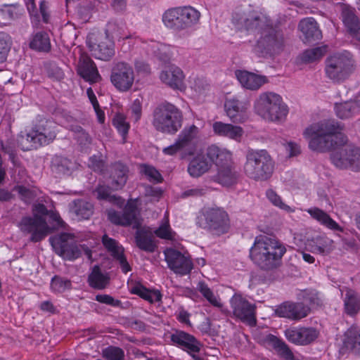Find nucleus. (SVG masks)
Returning <instances> with one entry per match:
<instances>
[{
	"instance_id": "4468645a",
	"label": "nucleus",
	"mask_w": 360,
	"mask_h": 360,
	"mask_svg": "<svg viewBox=\"0 0 360 360\" xmlns=\"http://www.w3.org/2000/svg\"><path fill=\"white\" fill-rule=\"evenodd\" d=\"M138 215L137 206L134 202H128L122 212L115 210L108 212V218L112 224L123 226L132 225L134 228L137 229L141 224Z\"/></svg>"
},
{
	"instance_id": "f3484780",
	"label": "nucleus",
	"mask_w": 360,
	"mask_h": 360,
	"mask_svg": "<svg viewBox=\"0 0 360 360\" xmlns=\"http://www.w3.org/2000/svg\"><path fill=\"white\" fill-rule=\"evenodd\" d=\"M172 342L187 351L195 360H203L199 354L202 345L196 338L181 330H176L170 336Z\"/></svg>"
},
{
	"instance_id": "f257e3e1",
	"label": "nucleus",
	"mask_w": 360,
	"mask_h": 360,
	"mask_svg": "<svg viewBox=\"0 0 360 360\" xmlns=\"http://www.w3.org/2000/svg\"><path fill=\"white\" fill-rule=\"evenodd\" d=\"M342 127L333 120H323L307 127L303 131L309 148L321 153L332 150L333 165L340 169L360 170V148L347 143V138L341 133Z\"/></svg>"
},
{
	"instance_id": "0eeeda50",
	"label": "nucleus",
	"mask_w": 360,
	"mask_h": 360,
	"mask_svg": "<svg viewBox=\"0 0 360 360\" xmlns=\"http://www.w3.org/2000/svg\"><path fill=\"white\" fill-rule=\"evenodd\" d=\"M33 210L35 212L34 216L22 217L18 226L24 234H30L31 242L37 243L51 233V228L43 217L49 214V210L41 203L35 205Z\"/></svg>"
},
{
	"instance_id": "412c9836",
	"label": "nucleus",
	"mask_w": 360,
	"mask_h": 360,
	"mask_svg": "<svg viewBox=\"0 0 360 360\" xmlns=\"http://www.w3.org/2000/svg\"><path fill=\"white\" fill-rule=\"evenodd\" d=\"M114 42L109 39L108 30L101 36L98 44L91 46V51L95 58L102 60H109L115 55Z\"/></svg>"
},
{
	"instance_id": "338daca9",
	"label": "nucleus",
	"mask_w": 360,
	"mask_h": 360,
	"mask_svg": "<svg viewBox=\"0 0 360 360\" xmlns=\"http://www.w3.org/2000/svg\"><path fill=\"white\" fill-rule=\"evenodd\" d=\"M206 193V189L200 187H195L186 190L181 193L182 198H196L204 195Z\"/></svg>"
},
{
	"instance_id": "6e6552de",
	"label": "nucleus",
	"mask_w": 360,
	"mask_h": 360,
	"mask_svg": "<svg viewBox=\"0 0 360 360\" xmlns=\"http://www.w3.org/2000/svg\"><path fill=\"white\" fill-rule=\"evenodd\" d=\"M197 224L212 234L220 236L229 231L230 221L227 212L221 207H204L197 218Z\"/></svg>"
},
{
	"instance_id": "c85d7f7f",
	"label": "nucleus",
	"mask_w": 360,
	"mask_h": 360,
	"mask_svg": "<svg viewBox=\"0 0 360 360\" xmlns=\"http://www.w3.org/2000/svg\"><path fill=\"white\" fill-rule=\"evenodd\" d=\"M214 133L219 136H225L234 140H239L243 134V129L239 126L215 122L212 124Z\"/></svg>"
},
{
	"instance_id": "6ab92c4d",
	"label": "nucleus",
	"mask_w": 360,
	"mask_h": 360,
	"mask_svg": "<svg viewBox=\"0 0 360 360\" xmlns=\"http://www.w3.org/2000/svg\"><path fill=\"white\" fill-rule=\"evenodd\" d=\"M129 172L128 166L121 161L115 162L110 165V178L114 190H120L124 186L128 179Z\"/></svg>"
},
{
	"instance_id": "9d476101",
	"label": "nucleus",
	"mask_w": 360,
	"mask_h": 360,
	"mask_svg": "<svg viewBox=\"0 0 360 360\" xmlns=\"http://www.w3.org/2000/svg\"><path fill=\"white\" fill-rule=\"evenodd\" d=\"M251 178L257 181L269 180L274 171L275 163L265 150L249 152Z\"/></svg>"
},
{
	"instance_id": "2eb2a0df",
	"label": "nucleus",
	"mask_w": 360,
	"mask_h": 360,
	"mask_svg": "<svg viewBox=\"0 0 360 360\" xmlns=\"http://www.w3.org/2000/svg\"><path fill=\"white\" fill-rule=\"evenodd\" d=\"M164 253L169 268L175 274L181 276L190 274L193 265L189 257L173 248L167 249Z\"/></svg>"
},
{
	"instance_id": "680f3d73",
	"label": "nucleus",
	"mask_w": 360,
	"mask_h": 360,
	"mask_svg": "<svg viewBox=\"0 0 360 360\" xmlns=\"http://www.w3.org/2000/svg\"><path fill=\"white\" fill-rule=\"evenodd\" d=\"M15 191L18 193L21 199L26 202L32 200L35 197L34 191L22 186H15Z\"/></svg>"
},
{
	"instance_id": "774afa93",
	"label": "nucleus",
	"mask_w": 360,
	"mask_h": 360,
	"mask_svg": "<svg viewBox=\"0 0 360 360\" xmlns=\"http://www.w3.org/2000/svg\"><path fill=\"white\" fill-rule=\"evenodd\" d=\"M96 300L112 307H117L121 304L120 300H115L112 296L108 295H97L96 296Z\"/></svg>"
},
{
	"instance_id": "13d9d810",
	"label": "nucleus",
	"mask_w": 360,
	"mask_h": 360,
	"mask_svg": "<svg viewBox=\"0 0 360 360\" xmlns=\"http://www.w3.org/2000/svg\"><path fill=\"white\" fill-rule=\"evenodd\" d=\"M11 49V44L8 36L2 34L0 36V63L6 60Z\"/></svg>"
},
{
	"instance_id": "ddd939ff",
	"label": "nucleus",
	"mask_w": 360,
	"mask_h": 360,
	"mask_svg": "<svg viewBox=\"0 0 360 360\" xmlns=\"http://www.w3.org/2000/svg\"><path fill=\"white\" fill-rule=\"evenodd\" d=\"M110 81L117 90L127 91L131 88L134 81L133 68L123 62L114 64L111 70Z\"/></svg>"
},
{
	"instance_id": "ea45409f",
	"label": "nucleus",
	"mask_w": 360,
	"mask_h": 360,
	"mask_svg": "<svg viewBox=\"0 0 360 360\" xmlns=\"http://www.w3.org/2000/svg\"><path fill=\"white\" fill-rule=\"evenodd\" d=\"M344 345L353 352L360 354V329H348L345 334Z\"/></svg>"
},
{
	"instance_id": "7c9ffc66",
	"label": "nucleus",
	"mask_w": 360,
	"mask_h": 360,
	"mask_svg": "<svg viewBox=\"0 0 360 360\" xmlns=\"http://www.w3.org/2000/svg\"><path fill=\"white\" fill-rule=\"evenodd\" d=\"M345 312L354 316L360 311V294L352 289L347 288L344 297Z\"/></svg>"
},
{
	"instance_id": "4be33fe9",
	"label": "nucleus",
	"mask_w": 360,
	"mask_h": 360,
	"mask_svg": "<svg viewBox=\"0 0 360 360\" xmlns=\"http://www.w3.org/2000/svg\"><path fill=\"white\" fill-rule=\"evenodd\" d=\"M102 243L111 256L119 262L122 271L124 273L129 271L131 267L124 255V248L119 245L115 239L109 238L107 235L103 236Z\"/></svg>"
},
{
	"instance_id": "f03ea898",
	"label": "nucleus",
	"mask_w": 360,
	"mask_h": 360,
	"mask_svg": "<svg viewBox=\"0 0 360 360\" xmlns=\"http://www.w3.org/2000/svg\"><path fill=\"white\" fill-rule=\"evenodd\" d=\"M262 30L261 37L255 47L256 53L264 57H271L280 54L284 49L283 34L270 27L267 18L261 13L252 12L249 14V29Z\"/></svg>"
},
{
	"instance_id": "603ef678",
	"label": "nucleus",
	"mask_w": 360,
	"mask_h": 360,
	"mask_svg": "<svg viewBox=\"0 0 360 360\" xmlns=\"http://www.w3.org/2000/svg\"><path fill=\"white\" fill-rule=\"evenodd\" d=\"M96 193L98 199L106 200L112 202H118L120 200V198L111 195L110 188L107 186L99 185L96 189Z\"/></svg>"
},
{
	"instance_id": "a19ab883",
	"label": "nucleus",
	"mask_w": 360,
	"mask_h": 360,
	"mask_svg": "<svg viewBox=\"0 0 360 360\" xmlns=\"http://www.w3.org/2000/svg\"><path fill=\"white\" fill-rule=\"evenodd\" d=\"M30 47L38 51L49 52L51 43L48 34L44 32L35 34L30 43Z\"/></svg>"
},
{
	"instance_id": "9b49d317",
	"label": "nucleus",
	"mask_w": 360,
	"mask_h": 360,
	"mask_svg": "<svg viewBox=\"0 0 360 360\" xmlns=\"http://www.w3.org/2000/svg\"><path fill=\"white\" fill-rule=\"evenodd\" d=\"M49 241L55 252L64 259L75 260L81 256L73 234L62 233L50 237Z\"/></svg>"
},
{
	"instance_id": "de8ad7c7",
	"label": "nucleus",
	"mask_w": 360,
	"mask_h": 360,
	"mask_svg": "<svg viewBox=\"0 0 360 360\" xmlns=\"http://www.w3.org/2000/svg\"><path fill=\"white\" fill-rule=\"evenodd\" d=\"M266 196L267 199L276 207L287 212H293L294 210L291 208L289 205L284 203L282 200V198L279 195L276 193L275 191L271 188H269L266 191Z\"/></svg>"
},
{
	"instance_id": "c03bdc74",
	"label": "nucleus",
	"mask_w": 360,
	"mask_h": 360,
	"mask_svg": "<svg viewBox=\"0 0 360 360\" xmlns=\"http://www.w3.org/2000/svg\"><path fill=\"white\" fill-rule=\"evenodd\" d=\"M336 115L340 119H347L357 114L358 106L355 105V102L351 101H346L335 105Z\"/></svg>"
},
{
	"instance_id": "4c0bfd02",
	"label": "nucleus",
	"mask_w": 360,
	"mask_h": 360,
	"mask_svg": "<svg viewBox=\"0 0 360 360\" xmlns=\"http://www.w3.org/2000/svg\"><path fill=\"white\" fill-rule=\"evenodd\" d=\"M231 22L237 30H243L248 28V13L246 5L236 6L232 13Z\"/></svg>"
},
{
	"instance_id": "cd10ccee",
	"label": "nucleus",
	"mask_w": 360,
	"mask_h": 360,
	"mask_svg": "<svg viewBox=\"0 0 360 360\" xmlns=\"http://www.w3.org/2000/svg\"><path fill=\"white\" fill-rule=\"evenodd\" d=\"M160 77L162 82L173 89H180L183 86L184 74L176 66L168 67L162 71Z\"/></svg>"
},
{
	"instance_id": "bf43d9fd",
	"label": "nucleus",
	"mask_w": 360,
	"mask_h": 360,
	"mask_svg": "<svg viewBox=\"0 0 360 360\" xmlns=\"http://www.w3.org/2000/svg\"><path fill=\"white\" fill-rule=\"evenodd\" d=\"M105 356L109 360H122L124 352L122 349L115 347H110L104 352Z\"/></svg>"
},
{
	"instance_id": "39448f33",
	"label": "nucleus",
	"mask_w": 360,
	"mask_h": 360,
	"mask_svg": "<svg viewBox=\"0 0 360 360\" xmlns=\"http://www.w3.org/2000/svg\"><path fill=\"white\" fill-rule=\"evenodd\" d=\"M152 124L159 132L174 135L182 127L184 115L174 104L164 102L157 105L153 111Z\"/></svg>"
},
{
	"instance_id": "dca6fc26",
	"label": "nucleus",
	"mask_w": 360,
	"mask_h": 360,
	"mask_svg": "<svg viewBox=\"0 0 360 360\" xmlns=\"http://www.w3.org/2000/svg\"><path fill=\"white\" fill-rule=\"evenodd\" d=\"M319 335V331L312 327H290L284 331V335L290 342L300 346L311 344Z\"/></svg>"
},
{
	"instance_id": "8fccbe9b",
	"label": "nucleus",
	"mask_w": 360,
	"mask_h": 360,
	"mask_svg": "<svg viewBox=\"0 0 360 360\" xmlns=\"http://www.w3.org/2000/svg\"><path fill=\"white\" fill-rule=\"evenodd\" d=\"M112 124L124 141L129 129V124L126 122L125 117L120 114L116 115L112 120Z\"/></svg>"
},
{
	"instance_id": "1a4fd4ad",
	"label": "nucleus",
	"mask_w": 360,
	"mask_h": 360,
	"mask_svg": "<svg viewBox=\"0 0 360 360\" xmlns=\"http://www.w3.org/2000/svg\"><path fill=\"white\" fill-rule=\"evenodd\" d=\"M326 77L335 83L346 80L354 70V62L349 53H336L326 60Z\"/></svg>"
},
{
	"instance_id": "5fc2aeb1",
	"label": "nucleus",
	"mask_w": 360,
	"mask_h": 360,
	"mask_svg": "<svg viewBox=\"0 0 360 360\" xmlns=\"http://www.w3.org/2000/svg\"><path fill=\"white\" fill-rule=\"evenodd\" d=\"M267 82L266 77L249 72V89L257 90Z\"/></svg>"
},
{
	"instance_id": "bb28decb",
	"label": "nucleus",
	"mask_w": 360,
	"mask_h": 360,
	"mask_svg": "<svg viewBox=\"0 0 360 360\" xmlns=\"http://www.w3.org/2000/svg\"><path fill=\"white\" fill-rule=\"evenodd\" d=\"M207 156L211 163H214L217 167L231 164L232 154L226 148L212 145L207 149Z\"/></svg>"
},
{
	"instance_id": "a878e982",
	"label": "nucleus",
	"mask_w": 360,
	"mask_h": 360,
	"mask_svg": "<svg viewBox=\"0 0 360 360\" xmlns=\"http://www.w3.org/2000/svg\"><path fill=\"white\" fill-rule=\"evenodd\" d=\"M343 23L352 36L360 30V20L353 8L344 3H338Z\"/></svg>"
},
{
	"instance_id": "72a5a7b5",
	"label": "nucleus",
	"mask_w": 360,
	"mask_h": 360,
	"mask_svg": "<svg viewBox=\"0 0 360 360\" xmlns=\"http://www.w3.org/2000/svg\"><path fill=\"white\" fill-rule=\"evenodd\" d=\"M267 342L276 353L285 360H293L294 355L289 346L282 340L275 335L267 336Z\"/></svg>"
},
{
	"instance_id": "2f4dec72",
	"label": "nucleus",
	"mask_w": 360,
	"mask_h": 360,
	"mask_svg": "<svg viewBox=\"0 0 360 360\" xmlns=\"http://www.w3.org/2000/svg\"><path fill=\"white\" fill-rule=\"evenodd\" d=\"M70 210L79 220L89 219L94 213V205L84 200H75L70 205Z\"/></svg>"
},
{
	"instance_id": "7ed1b4c3",
	"label": "nucleus",
	"mask_w": 360,
	"mask_h": 360,
	"mask_svg": "<svg viewBox=\"0 0 360 360\" xmlns=\"http://www.w3.org/2000/svg\"><path fill=\"white\" fill-rule=\"evenodd\" d=\"M249 252L254 264L261 269L270 271L281 265L286 248L281 242L274 238L259 236L256 237Z\"/></svg>"
},
{
	"instance_id": "b1692460",
	"label": "nucleus",
	"mask_w": 360,
	"mask_h": 360,
	"mask_svg": "<svg viewBox=\"0 0 360 360\" xmlns=\"http://www.w3.org/2000/svg\"><path fill=\"white\" fill-rule=\"evenodd\" d=\"M305 248L312 253L326 255L333 250V241L326 236H317L307 240Z\"/></svg>"
},
{
	"instance_id": "c9c22d12",
	"label": "nucleus",
	"mask_w": 360,
	"mask_h": 360,
	"mask_svg": "<svg viewBox=\"0 0 360 360\" xmlns=\"http://www.w3.org/2000/svg\"><path fill=\"white\" fill-rule=\"evenodd\" d=\"M307 212L312 218L333 230L342 231L340 226L325 212L317 207L308 209Z\"/></svg>"
},
{
	"instance_id": "4d7b16f0",
	"label": "nucleus",
	"mask_w": 360,
	"mask_h": 360,
	"mask_svg": "<svg viewBox=\"0 0 360 360\" xmlns=\"http://www.w3.org/2000/svg\"><path fill=\"white\" fill-rule=\"evenodd\" d=\"M199 291L202 295L214 306H219L216 297L212 290L208 288L207 285L204 282H200L198 287Z\"/></svg>"
},
{
	"instance_id": "c756f323",
	"label": "nucleus",
	"mask_w": 360,
	"mask_h": 360,
	"mask_svg": "<svg viewBox=\"0 0 360 360\" xmlns=\"http://www.w3.org/2000/svg\"><path fill=\"white\" fill-rule=\"evenodd\" d=\"M238 179V174L231 164L218 167L217 173L214 176V181L224 186H231L236 184Z\"/></svg>"
},
{
	"instance_id": "a211bd4d",
	"label": "nucleus",
	"mask_w": 360,
	"mask_h": 360,
	"mask_svg": "<svg viewBox=\"0 0 360 360\" xmlns=\"http://www.w3.org/2000/svg\"><path fill=\"white\" fill-rule=\"evenodd\" d=\"M310 311L309 307L301 302H285L277 307L275 313L277 316L291 320H300L306 317Z\"/></svg>"
},
{
	"instance_id": "09e8293b",
	"label": "nucleus",
	"mask_w": 360,
	"mask_h": 360,
	"mask_svg": "<svg viewBox=\"0 0 360 360\" xmlns=\"http://www.w3.org/2000/svg\"><path fill=\"white\" fill-rule=\"evenodd\" d=\"M326 53V49L323 47H316L307 49L302 54V60L305 63H312L321 58Z\"/></svg>"
},
{
	"instance_id": "37998d69",
	"label": "nucleus",
	"mask_w": 360,
	"mask_h": 360,
	"mask_svg": "<svg viewBox=\"0 0 360 360\" xmlns=\"http://www.w3.org/2000/svg\"><path fill=\"white\" fill-rule=\"evenodd\" d=\"M72 167V162L65 157L56 155L52 159V170L58 175L68 174Z\"/></svg>"
},
{
	"instance_id": "79ce46f5",
	"label": "nucleus",
	"mask_w": 360,
	"mask_h": 360,
	"mask_svg": "<svg viewBox=\"0 0 360 360\" xmlns=\"http://www.w3.org/2000/svg\"><path fill=\"white\" fill-rule=\"evenodd\" d=\"M184 21L185 29L190 27L199 21L200 12L191 6L179 7Z\"/></svg>"
},
{
	"instance_id": "58836bf2",
	"label": "nucleus",
	"mask_w": 360,
	"mask_h": 360,
	"mask_svg": "<svg viewBox=\"0 0 360 360\" xmlns=\"http://www.w3.org/2000/svg\"><path fill=\"white\" fill-rule=\"evenodd\" d=\"M182 16L179 8L167 11L163 15V22L167 27L177 30L185 29Z\"/></svg>"
},
{
	"instance_id": "864d4df0",
	"label": "nucleus",
	"mask_w": 360,
	"mask_h": 360,
	"mask_svg": "<svg viewBox=\"0 0 360 360\" xmlns=\"http://www.w3.org/2000/svg\"><path fill=\"white\" fill-rule=\"evenodd\" d=\"M141 171L143 173L150 181L159 183L162 181V177L160 172L153 167L148 165H141Z\"/></svg>"
},
{
	"instance_id": "e2e57ef3",
	"label": "nucleus",
	"mask_w": 360,
	"mask_h": 360,
	"mask_svg": "<svg viewBox=\"0 0 360 360\" xmlns=\"http://www.w3.org/2000/svg\"><path fill=\"white\" fill-rule=\"evenodd\" d=\"M89 166L95 172H102L105 167V162L101 157L94 155L89 158Z\"/></svg>"
},
{
	"instance_id": "423d86ee",
	"label": "nucleus",
	"mask_w": 360,
	"mask_h": 360,
	"mask_svg": "<svg viewBox=\"0 0 360 360\" xmlns=\"http://www.w3.org/2000/svg\"><path fill=\"white\" fill-rule=\"evenodd\" d=\"M254 108L264 120L275 123L283 122L289 111L282 97L273 92L261 94L255 103Z\"/></svg>"
},
{
	"instance_id": "6e6d98bb",
	"label": "nucleus",
	"mask_w": 360,
	"mask_h": 360,
	"mask_svg": "<svg viewBox=\"0 0 360 360\" xmlns=\"http://www.w3.org/2000/svg\"><path fill=\"white\" fill-rule=\"evenodd\" d=\"M48 76L55 80L60 81L63 79L64 73L60 68L55 63H49L46 66Z\"/></svg>"
},
{
	"instance_id": "69168bd1",
	"label": "nucleus",
	"mask_w": 360,
	"mask_h": 360,
	"mask_svg": "<svg viewBox=\"0 0 360 360\" xmlns=\"http://www.w3.org/2000/svg\"><path fill=\"white\" fill-rule=\"evenodd\" d=\"M155 233L158 237L160 238H172V233L167 219L164 224H162L158 229L155 231Z\"/></svg>"
},
{
	"instance_id": "0e129e2a",
	"label": "nucleus",
	"mask_w": 360,
	"mask_h": 360,
	"mask_svg": "<svg viewBox=\"0 0 360 360\" xmlns=\"http://www.w3.org/2000/svg\"><path fill=\"white\" fill-rule=\"evenodd\" d=\"M18 8L15 5H4L1 8V14L8 19L13 20L18 17Z\"/></svg>"
},
{
	"instance_id": "3c124183",
	"label": "nucleus",
	"mask_w": 360,
	"mask_h": 360,
	"mask_svg": "<svg viewBox=\"0 0 360 360\" xmlns=\"http://www.w3.org/2000/svg\"><path fill=\"white\" fill-rule=\"evenodd\" d=\"M51 288L55 292H63L71 288V282L68 279L55 276L51 280Z\"/></svg>"
},
{
	"instance_id": "a18cd8bd",
	"label": "nucleus",
	"mask_w": 360,
	"mask_h": 360,
	"mask_svg": "<svg viewBox=\"0 0 360 360\" xmlns=\"http://www.w3.org/2000/svg\"><path fill=\"white\" fill-rule=\"evenodd\" d=\"M224 108L226 115L233 122H243L240 115L241 106L240 103L237 99H227L224 103Z\"/></svg>"
},
{
	"instance_id": "49530a36",
	"label": "nucleus",
	"mask_w": 360,
	"mask_h": 360,
	"mask_svg": "<svg viewBox=\"0 0 360 360\" xmlns=\"http://www.w3.org/2000/svg\"><path fill=\"white\" fill-rule=\"evenodd\" d=\"M131 292L138 295L150 303L159 302L162 297L159 291H150L142 285L134 287L131 289Z\"/></svg>"
},
{
	"instance_id": "5701e85b",
	"label": "nucleus",
	"mask_w": 360,
	"mask_h": 360,
	"mask_svg": "<svg viewBox=\"0 0 360 360\" xmlns=\"http://www.w3.org/2000/svg\"><path fill=\"white\" fill-rule=\"evenodd\" d=\"M298 29L302 34V40L306 43L319 40L322 37L321 31L313 18L302 19L298 25Z\"/></svg>"
},
{
	"instance_id": "f704fd0d",
	"label": "nucleus",
	"mask_w": 360,
	"mask_h": 360,
	"mask_svg": "<svg viewBox=\"0 0 360 360\" xmlns=\"http://www.w3.org/2000/svg\"><path fill=\"white\" fill-rule=\"evenodd\" d=\"M110 277L103 274L98 266H95L88 277L89 285L95 289L103 290L109 284Z\"/></svg>"
},
{
	"instance_id": "aec40b11",
	"label": "nucleus",
	"mask_w": 360,
	"mask_h": 360,
	"mask_svg": "<svg viewBox=\"0 0 360 360\" xmlns=\"http://www.w3.org/2000/svg\"><path fill=\"white\" fill-rule=\"evenodd\" d=\"M78 74L86 82L96 83L101 79L94 62L86 55H82L77 65Z\"/></svg>"
},
{
	"instance_id": "393cba45",
	"label": "nucleus",
	"mask_w": 360,
	"mask_h": 360,
	"mask_svg": "<svg viewBox=\"0 0 360 360\" xmlns=\"http://www.w3.org/2000/svg\"><path fill=\"white\" fill-rule=\"evenodd\" d=\"M212 166V164L207 156V153H198L191 160L188 166V172L191 176L198 178L207 172Z\"/></svg>"
},
{
	"instance_id": "f8f14e48",
	"label": "nucleus",
	"mask_w": 360,
	"mask_h": 360,
	"mask_svg": "<svg viewBox=\"0 0 360 360\" xmlns=\"http://www.w3.org/2000/svg\"><path fill=\"white\" fill-rule=\"evenodd\" d=\"M199 129L194 125L186 126L179 134L176 142L165 148L162 152L169 155H173L179 152H181L184 154H191V146L193 141L197 138Z\"/></svg>"
},
{
	"instance_id": "052dcab7",
	"label": "nucleus",
	"mask_w": 360,
	"mask_h": 360,
	"mask_svg": "<svg viewBox=\"0 0 360 360\" xmlns=\"http://www.w3.org/2000/svg\"><path fill=\"white\" fill-rule=\"evenodd\" d=\"M131 119L134 122H138L142 115V103L136 98L134 101L130 108Z\"/></svg>"
},
{
	"instance_id": "473e14b6",
	"label": "nucleus",
	"mask_w": 360,
	"mask_h": 360,
	"mask_svg": "<svg viewBox=\"0 0 360 360\" xmlns=\"http://www.w3.org/2000/svg\"><path fill=\"white\" fill-rule=\"evenodd\" d=\"M138 248L148 252H155L157 246L153 241V233L146 229H139L135 236Z\"/></svg>"
},
{
	"instance_id": "20e7f679",
	"label": "nucleus",
	"mask_w": 360,
	"mask_h": 360,
	"mask_svg": "<svg viewBox=\"0 0 360 360\" xmlns=\"http://www.w3.org/2000/svg\"><path fill=\"white\" fill-rule=\"evenodd\" d=\"M56 124L41 115H38L33 122L32 130L22 136L20 143L23 150H30L52 143L56 138Z\"/></svg>"
},
{
	"instance_id": "e433bc0d",
	"label": "nucleus",
	"mask_w": 360,
	"mask_h": 360,
	"mask_svg": "<svg viewBox=\"0 0 360 360\" xmlns=\"http://www.w3.org/2000/svg\"><path fill=\"white\" fill-rule=\"evenodd\" d=\"M233 314L244 323H248V302L240 295L235 294L231 300Z\"/></svg>"
}]
</instances>
